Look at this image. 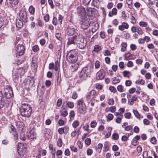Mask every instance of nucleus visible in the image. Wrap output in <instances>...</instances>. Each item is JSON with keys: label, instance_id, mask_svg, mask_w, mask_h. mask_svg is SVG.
<instances>
[{"label": "nucleus", "instance_id": "nucleus-1", "mask_svg": "<svg viewBox=\"0 0 158 158\" xmlns=\"http://www.w3.org/2000/svg\"><path fill=\"white\" fill-rule=\"evenodd\" d=\"M93 67L91 66H87L83 67L80 73L79 77L82 81L85 80L88 77H90Z\"/></svg>", "mask_w": 158, "mask_h": 158}, {"label": "nucleus", "instance_id": "nucleus-2", "mask_svg": "<svg viewBox=\"0 0 158 158\" xmlns=\"http://www.w3.org/2000/svg\"><path fill=\"white\" fill-rule=\"evenodd\" d=\"M32 111V109L30 105L26 103L22 104L20 112L22 116L29 117L31 114Z\"/></svg>", "mask_w": 158, "mask_h": 158}, {"label": "nucleus", "instance_id": "nucleus-3", "mask_svg": "<svg viewBox=\"0 0 158 158\" xmlns=\"http://www.w3.org/2000/svg\"><path fill=\"white\" fill-rule=\"evenodd\" d=\"M67 59L68 62L71 63L76 62L78 59L77 51L74 50L69 51L67 55Z\"/></svg>", "mask_w": 158, "mask_h": 158}, {"label": "nucleus", "instance_id": "nucleus-4", "mask_svg": "<svg viewBox=\"0 0 158 158\" xmlns=\"http://www.w3.org/2000/svg\"><path fill=\"white\" fill-rule=\"evenodd\" d=\"M86 41L84 36L81 35L77 36L76 45L77 47L83 49L86 47Z\"/></svg>", "mask_w": 158, "mask_h": 158}, {"label": "nucleus", "instance_id": "nucleus-5", "mask_svg": "<svg viewBox=\"0 0 158 158\" xmlns=\"http://www.w3.org/2000/svg\"><path fill=\"white\" fill-rule=\"evenodd\" d=\"M2 97H3V101L4 97L7 99H10L13 96V92L11 87L9 86H6L3 91Z\"/></svg>", "mask_w": 158, "mask_h": 158}, {"label": "nucleus", "instance_id": "nucleus-6", "mask_svg": "<svg viewBox=\"0 0 158 158\" xmlns=\"http://www.w3.org/2000/svg\"><path fill=\"white\" fill-rule=\"evenodd\" d=\"M15 50L17 52V56H20L23 55L24 53V48L23 44H18Z\"/></svg>", "mask_w": 158, "mask_h": 158}, {"label": "nucleus", "instance_id": "nucleus-7", "mask_svg": "<svg viewBox=\"0 0 158 158\" xmlns=\"http://www.w3.org/2000/svg\"><path fill=\"white\" fill-rule=\"evenodd\" d=\"M77 13L80 19L87 18V15L85 9L83 7H80L78 8Z\"/></svg>", "mask_w": 158, "mask_h": 158}, {"label": "nucleus", "instance_id": "nucleus-8", "mask_svg": "<svg viewBox=\"0 0 158 158\" xmlns=\"http://www.w3.org/2000/svg\"><path fill=\"white\" fill-rule=\"evenodd\" d=\"M87 18H85L81 19L80 20L81 22V27L83 29H87L90 23L89 20Z\"/></svg>", "mask_w": 158, "mask_h": 158}, {"label": "nucleus", "instance_id": "nucleus-9", "mask_svg": "<svg viewBox=\"0 0 158 158\" xmlns=\"http://www.w3.org/2000/svg\"><path fill=\"white\" fill-rule=\"evenodd\" d=\"M48 67L49 69H54L55 71H58L60 67L59 62L58 60L55 61V65L53 63H50L49 64Z\"/></svg>", "mask_w": 158, "mask_h": 158}, {"label": "nucleus", "instance_id": "nucleus-10", "mask_svg": "<svg viewBox=\"0 0 158 158\" xmlns=\"http://www.w3.org/2000/svg\"><path fill=\"white\" fill-rule=\"evenodd\" d=\"M75 31L74 25L72 24L68 25L66 30L67 34L69 35H72L74 34Z\"/></svg>", "mask_w": 158, "mask_h": 158}, {"label": "nucleus", "instance_id": "nucleus-11", "mask_svg": "<svg viewBox=\"0 0 158 158\" xmlns=\"http://www.w3.org/2000/svg\"><path fill=\"white\" fill-rule=\"evenodd\" d=\"M106 75V72L102 69H101L96 74V78L98 80H102L104 78Z\"/></svg>", "mask_w": 158, "mask_h": 158}, {"label": "nucleus", "instance_id": "nucleus-12", "mask_svg": "<svg viewBox=\"0 0 158 158\" xmlns=\"http://www.w3.org/2000/svg\"><path fill=\"white\" fill-rule=\"evenodd\" d=\"M34 83V80L33 78L28 79L26 81L24 82V85L26 88L29 89L30 87L33 85Z\"/></svg>", "mask_w": 158, "mask_h": 158}, {"label": "nucleus", "instance_id": "nucleus-13", "mask_svg": "<svg viewBox=\"0 0 158 158\" xmlns=\"http://www.w3.org/2000/svg\"><path fill=\"white\" fill-rule=\"evenodd\" d=\"M20 19L23 20V22H27V17L26 12L24 11L21 10L19 13Z\"/></svg>", "mask_w": 158, "mask_h": 158}, {"label": "nucleus", "instance_id": "nucleus-14", "mask_svg": "<svg viewBox=\"0 0 158 158\" xmlns=\"http://www.w3.org/2000/svg\"><path fill=\"white\" fill-rule=\"evenodd\" d=\"M27 135L28 139H35L36 138V134L34 130L33 129L31 130L28 132Z\"/></svg>", "mask_w": 158, "mask_h": 158}, {"label": "nucleus", "instance_id": "nucleus-15", "mask_svg": "<svg viewBox=\"0 0 158 158\" xmlns=\"http://www.w3.org/2000/svg\"><path fill=\"white\" fill-rule=\"evenodd\" d=\"M97 95V94L96 91L94 90H92L88 94L86 98L88 99H93Z\"/></svg>", "mask_w": 158, "mask_h": 158}, {"label": "nucleus", "instance_id": "nucleus-16", "mask_svg": "<svg viewBox=\"0 0 158 158\" xmlns=\"http://www.w3.org/2000/svg\"><path fill=\"white\" fill-rule=\"evenodd\" d=\"M18 146V151L19 154L21 152H25L26 151V148L24 144L19 143Z\"/></svg>", "mask_w": 158, "mask_h": 158}, {"label": "nucleus", "instance_id": "nucleus-17", "mask_svg": "<svg viewBox=\"0 0 158 158\" xmlns=\"http://www.w3.org/2000/svg\"><path fill=\"white\" fill-rule=\"evenodd\" d=\"M77 41V36H73L69 37L68 39V41L67 42V45H69L72 44H76Z\"/></svg>", "mask_w": 158, "mask_h": 158}, {"label": "nucleus", "instance_id": "nucleus-18", "mask_svg": "<svg viewBox=\"0 0 158 158\" xmlns=\"http://www.w3.org/2000/svg\"><path fill=\"white\" fill-rule=\"evenodd\" d=\"M20 69H14L13 70V73H12V77L14 79H18L19 75V73L20 72Z\"/></svg>", "mask_w": 158, "mask_h": 158}, {"label": "nucleus", "instance_id": "nucleus-19", "mask_svg": "<svg viewBox=\"0 0 158 158\" xmlns=\"http://www.w3.org/2000/svg\"><path fill=\"white\" fill-rule=\"evenodd\" d=\"M128 28V25L126 23H123L122 25L118 27V29L121 31H123L125 29H127Z\"/></svg>", "mask_w": 158, "mask_h": 158}, {"label": "nucleus", "instance_id": "nucleus-20", "mask_svg": "<svg viewBox=\"0 0 158 158\" xmlns=\"http://www.w3.org/2000/svg\"><path fill=\"white\" fill-rule=\"evenodd\" d=\"M23 20L20 19H18L16 22V25L17 27L19 28H22L23 26Z\"/></svg>", "mask_w": 158, "mask_h": 158}, {"label": "nucleus", "instance_id": "nucleus-21", "mask_svg": "<svg viewBox=\"0 0 158 158\" xmlns=\"http://www.w3.org/2000/svg\"><path fill=\"white\" fill-rule=\"evenodd\" d=\"M77 110L78 112L82 114H84L86 112V106L78 107Z\"/></svg>", "mask_w": 158, "mask_h": 158}, {"label": "nucleus", "instance_id": "nucleus-22", "mask_svg": "<svg viewBox=\"0 0 158 158\" xmlns=\"http://www.w3.org/2000/svg\"><path fill=\"white\" fill-rule=\"evenodd\" d=\"M130 10H131V12H130V13L131 14V22L132 23L134 24L136 23V20L134 16L132 15H133L135 13V11L134 10H132L131 9H130Z\"/></svg>", "mask_w": 158, "mask_h": 158}, {"label": "nucleus", "instance_id": "nucleus-23", "mask_svg": "<svg viewBox=\"0 0 158 158\" xmlns=\"http://www.w3.org/2000/svg\"><path fill=\"white\" fill-rule=\"evenodd\" d=\"M76 104L78 107L85 106L82 98H81L77 100Z\"/></svg>", "mask_w": 158, "mask_h": 158}, {"label": "nucleus", "instance_id": "nucleus-24", "mask_svg": "<svg viewBox=\"0 0 158 158\" xmlns=\"http://www.w3.org/2000/svg\"><path fill=\"white\" fill-rule=\"evenodd\" d=\"M78 66L77 64H73L71 66L70 69L72 72L75 71L77 69Z\"/></svg>", "mask_w": 158, "mask_h": 158}, {"label": "nucleus", "instance_id": "nucleus-25", "mask_svg": "<svg viewBox=\"0 0 158 158\" xmlns=\"http://www.w3.org/2000/svg\"><path fill=\"white\" fill-rule=\"evenodd\" d=\"M16 125L18 127L21 128L22 130L24 128V124L22 122L18 121L16 123Z\"/></svg>", "mask_w": 158, "mask_h": 158}, {"label": "nucleus", "instance_id": "nucleus-26", "mask_svg": "<svg viewBox=\"0 0 158 158\" xmlns=\"http://www.w3.org/2000/svg\"><path fill=\"white\" fill-rule=\"evenodd\" d=\"M117 13V10L116 8H114L112 9V11L109 13V16L111 17L113 15H116Z\"/></svg>", "mask_w": 158, "mask_h": 158}, {"label": "nucleus", "instance_id": "nucleus-27", "mask_svg": "<svg viewBox=\"0 0 158 158\" xmlns=\"http://www.w3.org/2000/svg\"><path fill=\"white\" fill-rule=\"evenodd\" d=\"M107 130L108 132L105 135L106 138H108L111 135L112 128L111 127H109L107 128Z\"/></svg>", "mask_w": 158, "mask_h": 158}, {"label": "nucleus", "instance_id": "nucleus-28", "mask_svg": "<svg viewBox=\"0 0 158 158\" xmlns=\"http://www.w3.org/2000/svg\"><path fill=\"white\" fill-rule=\"evenodd\" d=\"M120 81L119 79L116 77H114L112 78V83L113 84H116Z\"/></svg>", "mask_w": 158, "mask_h": 158}, {"label": "nucleus", "instance_id": "nucleus-29", "mask_svg": "<svg viewBox=\"0 0 158 158\" xmlns=\"http://www.w3.org/2000/svg\"><path fill=\"white\" fill-rule=\"evenodd\" d=\"M107 121H110L112 120L114 118V115L111 114H109L107 116H106Z\"/></svg>", "mask_w": 158, "mask_h": 158}, {"label": "nucleus", "instance_id": "nucleus-30", "mask_svg": "<svg viewBox=\"0 0 158 158\" xmlns=\"http://www.w3.org/2000/svg\"><path fill=\"white\" fill-rule=\"evenodd\" d=\"M102 147V144L101 143H99L97 147V151L99 153L101 151Z\"/></svg>", "mask_w": 158, "mask_h": 158}, {"label": "nucleus", "instance_id": "nucleus-31", "mask_svg": "<svg viewBox=\"0 0 158 158\" xmlns=\"http://www.w3.org/2000/svg\"><path fill=\"white\" fill-rule=\"evenodd\" d=\"M121 45L122 48L121 51L122 52H124L126 50V49L127 46V44L125 42H123L122 44Z\"/></svg>", "mask_w": 158, "mask_h": 158}, {"label": "nucleus", "instance_id": "nucleus-32", "mask_svg": "<svg viewBox=\"0 0 158 158\" xmlns=\"http://www.w3.org/2000/svg\"><path fill=\"white\" fill-rule=\"evenodd\" d=\"M79 123L78 121L75 120L73 122L72 126L74 128H75L79 126Z\"/></svg>", "mask_w": 158, "mask_h": 158}, {"label": "nucleus", "instance_id": "nucleus-33", "mask_svg": "<svg viewBox=\"0 0 158 158\" xmlns=\"http://www.w3.org/2000/svg\"><path fill=\"white\" fill-rule=\"evenodd\" d=\"M97 125V123L94 121H92L90 123V127L92 128H95L96 127Z\"/></svg>", "mask_w": 158, "mask_h": 158}, {"label": "nucleus", "instance_id": "nucleus-34", "mask_svg": "<svg viewBox=\"0 0 158 158\" xmlns=\"http://www.w3.org/2000/svg\"><path fill=\"white\" fill-rule=\"evenodd\" d=\"M66 105L70 108H72L74 107V103L71 102H68L66 104Z\"/></svg>", "mask_w": 158, "mask_h": 158}, {"label": "nucleus", "instance_id": "nucleus-35", "mask_svg": "<svg viewBox=\"0 0 158 158\" xmlns=\"http://www.w3.org/2000/svg\"><path fill=\"white\" fill-rule=\"evenodd\" d=\"M51 130L49 129L46 128L44 130V133L46 136H47V135H49L51 133Z\"/></svg>", "mask_w": 158, "mask_h": 158}, {"label": "nucleus", "instance_id": "nucleus-36", "mask_svg": "<svg viewBox=\"0 0 158 158\" xmlns=\"http://www.w3.org/2000/svg\"><path fill=\"white\" fill-rule=\"evenodd\" d=\"M66 129L67 127H64L60 128L58 129V131L60 134H62L64 132V130Z\"/></svg>", "mask_w": 158, "mask_h": 158}, {"label": "nucleus", "instance_id": "nucleus-37", "mask_svg": "<svg viewBox=\"0 0 158 158\" xmlns=\"http://www.w3.org/2000/svg\"><path fill=\"white\" fill-rule=\"evenodd\" d=\"M60 116H61L65 117H66L68 114V112L66 110L62 111H61V110H60Z\"/></svg>", "mask_w": 158, "mask_h": 158}, {"label": "nucleus", "instance_id": "nucleus-38", "mask_svg": "<svg viewBox=\"0 0 158 158\" xmlns=\"http://www.w3.org/2000/svg\"><path fill=\"white\" fill-rule=\"evenodd\" d=\"M29 12L31 14H33L35 11V8L32 6H30L29 9Z\"/></svg>", "mask_w": 158, "mask_h": 158}, {"label": "nucleus", "instance_id": "nucleus-39", "mask_svg": "<svg viewBox=\"0 0 158 158\" xmlns=\"http://www.w3.org/2000/svg\"><path fill=\"white\" fill-rule=\"evenodd\" d=\"M145 81L143 79H141L140 80H137L135 81V83L138 84H141L143 85Z\"/></svg>", "mask_w": 158, "mask_h": 158}, {"label": "nucleus", "instance_id": "nucleus-40", "mask_svg": "<svg viewBox=\"0 0 158 158\" xmlns=\"http://www.w3.org/2000/svg\"><path fill=\"white\" fill-rule=\"evenodd\" d=\"M101 49V46L98 45H96L94 47V50L96 52L99 51Z\"/></svg>", "mask_w": 158, "mask_h": 158}, {"label": "nucleus", "instance_id": "nucleus-41", "mask_svg": "<svg viewBox=\"0 0 158 158\" xmlns=\"http://www.w3.org/2000/svg\"><path fill=\"white\" fill-rule=\"evenodd\" d=\"M139 26L141 27H147L148 24L147 23L144 22H140L139 23Z\"/></svg>", "mask_w": 158, "mask_h": 158}, {"label": "nucleus", "instance_id": "nucleus-42", "mask_svg": "<svg viewBox=\"0 0 158 158\" xmlns=\"http://www.w3.org/2000/svg\"><path fill=\"white\" fill-rule=\"evenodd\" d=\"M39 50V48L38 45H36L32 47V50L34 52H36L38 51Z\"/></svg>", "mask_w": 158, "mask_h": 158}, {"label": "nucleus", "instance_id": "nucleus-43", "mask_svg": "<svg viewBox=\"0 0 158 158\" xmlns=\"http://www.w3.org/2000/svg\"><path fill=\"white\" fill-rule=\"evenodd\" d=\"M62 141L60 138H59L57 142V145L59 147H61L62 145Z\"/></svg>", "mask_w": 158, "mask_h": 158}, {"label": "nucleus", "instance_id": "nucleus-44", "mask_svg": "<svg viewBox=\"0 0 158 158\" xmlns=\"http://www.w3.org/2000/svg\"><path fill=\"white\" fill-rule=\"evenodd\" d=\"M75 116V113L74 111L71 110L69 113V117L71 119L72 118H73Z\"/></svg>", "mask_w": 158, "mask_h": 158}, {"label": "nucleus", "instance_id": "nucleus-45", "mask_svg": "<svg viewBox=\"0 0 158 158\" xmlns=\"http://www.w3.org/2000/svg\"><path fill=\"white\" fill-rule=\"evenodd\" d=\"M127 125V123H125L122 126V127L124 128L125 130L127 131H128V126Z\"/></svg>", "mask_w": 158, "mask_h": 158}, {"label": "nucleus", "instance_id": "nucleus-46", "mask_svg": "<svg viewBox=\"0 0 158 158\" xmlns=\"http://www.w3.org/2000/svg\"><path fill=\"white\" fill-rule=\"evenodd\" d=\"M103 54L105 56H109L111 55L110 51L107 50H106L103 52Z\"/></svg>", "mask_w": 158, "mask_h": 158}, {"label": "nucleus", "instance_id": "nucleus-47", "mask_svg": "<svg viewBox=\"0 0 158 158\" xmlns=\"http://www.w3.org/2000/svg\"><path fill=\"white\" fill-rule=\"evenodd\" d=\"M133 113H134V115L135 116V117L137 118H139L140 115L138 111L136 110H133Z\"/></svg>", "mask_w": 158, "mask_h": 158}, {"label": "nucleus", "instance_id": "nucleus-48", "mask_svg": "<svg viewBox=\"0 0 158 158\" xmlns=\"http://www.w3.org/2000/svg\"><path fill=\"white\" fill-rule=\"evenodd\" d=\"M107 102L109 105H112L114 104V101L113 98H110L108 100Z\"/></svg>", "mask_w": 158, "mask_h": 158}, {"label": "nucleus", "instance_id": "nucleus-49", "mask_svg": "<svg viewBox=\"0 0 158 158\" xmlns=\"http://www.w3.org/2000/svg\"><path fill=\"white\" fill-rule=\"evenodd\" d=\"M150 142L153 144L156 143V138L154 137H153L150 139Z\"/></svg>", "mask_w": 158, "mask_h": 158}, {"label": "nucleus", "instance_id": "nucleus-50", "mask_svg": "<svg viewBox=\"0 0 158 158\" xmlns=\"http://www.w3.org/2000/svg\"><path fill=\"white\" fill-rule=\"evenodd\" d=\"M117 89L118 91L120 92H123V87L122 85H118L117 87Z\"/></svg>", "mask_w": 158, "mask_h": 158}, {"label": "nucleus", "instance_id": "nucleus-51", "mask_svg": "<svg viewBox=\"0 0 158 158\" xmlns=\"http://www.w3.org/2000/svg\"><path fill=\"white\" fill-rule=\"evenodd\" d=\"M130 48L133 51L135 50L137 48V47L136 45L133 44H131Z\"/></svg>", "mask_w": 158, "mask_h": 158}, {"label": "nucleus", "instance_id": "nucleus-52", "mask_svg": "<svg viewBox=\"0 0 158 158\" xmlns=\"http://www.w3.org/2000/svg\"><path fill=\"white\" fill-rule=\"evenodd\" d=\"M13 134L14 135V139L15 140H17L18 137V135L17 131L13 132Z\"/></svg>", "mask_w": 158, "mask_h": 158}, {"label": "nucleus", "instance_id": "nucleus-53", "mask_svg": "<svg viewBox=\"0 0 158 158\" xmlns=\"http://www.w3.org/2000/svg\"><path fill=\"white\" fill-rule=\"evenodd\" d=\"M109 110L111 112H114L116 110V107L114 106H110L109 108Z\"/></svg>", "mask_w": 158, "mask_h": 158}, {"label": "nucleus", "instance_id": "nucleus-54", "mask_svg": "<svg viewBox=\"0 0 158 158\" xmlns=\"http://www.w3.org/2000/svg\"><path fill=\"white\" fill-rule=\"evenodd\" d=\"M109 89L111 92L114 93H115L117 91L116 89L114 86H111L110 87Z\"/></svg>", "mask_w": 158, "mask_h": 158}, {"label": "nucleus", "instance_id": "nucleus-55", "mask_svg": "<svg viewBox=\"0 0 158 158\" xmlns=\"http://www.w3.org/2000/svg\"><path fill=\"white\" fill-rule=\"evenodd\" d=\"M139 142L135 139H133L131 141V144L134 146H136L139 144Z\"/></svg>", "mask_w": 158, "mask_h": 158}, {"label": "nucleus", "instance_id": "nucleus-56", "mask_svg": "<svg viewBox=\"0 0 158 158\" xmlns=\"http://www.w3.org/2000/svg\"><path fill=\"white\" fill-rule=\"evenodd\" d=\"M91 143V140L90 138L86 139L85 141V144L89 146L90 145Z\"/></svg>", "mask_w": 158, "mask_h": 158}, {"label": "nucleus", "instance_id": "nucleus-57", "mask_svg": "<svg viewBox=\"0 0 158 158\" xmlns=\"http://www.w3.org/2000/svg\"><path fill=\"white\" fill-rule=\"evenodd\" d=\"M10 133L14 132L16 131V130L15 127L12 125H11L10 128Z\"/></svg>", "mask_w": 158, "mask_h": 158}, {"label": "nucleus", "instance_id": "nucleus-58", "mask_svg": "<svg viewBox=\"0 0 158 158\" xmlns=\"http://www.w3.org/2000/svg\"><path fill=\"white\" fill-rule=\"evenodd\" d=\"M136 32L140 35H141L143 33V31L140 27H138L137 29Z\"/></svg>", "mask_w": 158, "mask_h": 158}, {"label": "nucleus", "instance_id": "nucleus-59", "mask_svg": "<svg viewBox=\"0 0 158 158\" xmlns=\"http://www.w3.org/2000/svg\"><path fill=\"white\" fill-rule=\"evenodd\" d=\"M62 103V100L61 98L59 99L57 102L56 105L57 106L60 107Z\"/></svg>", "mask_w": 158, "mask_h": 158}, {"label": "nucleus", "instance_id": "nucleus-60", "mask_svg": "<svg viewBox=\"0 0 158 158\" xmlns=\"http://www.w3.org/2000/svg\"><path fill=\"white\" fill-rule=\"evenodd\" d=\"M118 135L117 133H114L112 135L113 139L114 140H117L118 139Z\"/></svg>", "mask_w": 158, "mask_h": 158}, {"label": "nucleus", "instance_id": "nucleus-61", "mask_svg": "<svg viewBox=\"0 0 158 158\" xmlns=\"http://www.w3.org/2000/svg\"><path fill=\"white\" fill-rule=\"evenodd\" d=\"M20 139L23 141H24L25 140V134L24 133H22L20 136Z\"/></svg>", "mask_w": 158, "mask_h": 158}, {"label": "nucleus", "instance_id": "nucleus-62", "mask_svg": "<svg viewBox=\"0 0 158 158\" xmlns=\"http://www.w3.org/2000/svg\"><path fill=\"white\" fill-rule=\"evenodd\" d=\"M83 129L85 131H89V125L88 124H86L85 125L83 126Z\"/></svg>", "mask_w": 158, "mask_h": 158}, {"label": "nucleus", "instance_id": "nucleus-63", "mask_svg": "<svg viewBox=\"0 0 158 158\" xmlns=\"http://www.w3.org/2000/svg\"><path fill=\"white\" fill-rule=\"evenodd\" d=\"M77 93L76 92H74L72 94V98L74 99H76L77 98Z\"/></svg>", "mask_w": 158, "mask_h": 158}, {"label": "nucleus", "instance_id": "nucleus-64", "mask_svg": "<svg viewBox=\"0 0 158 158\" xmlns=\"http://www.w3.org/2000/svg\"><path fill=\"white\" fill-rule=\"evenodd\" d=\"M65 155L67 156L70 155V153L69 150L68 149H66L64 151Z\"/></svg>", "mask_w": 158, "mask_h": 158}]
</instances>
